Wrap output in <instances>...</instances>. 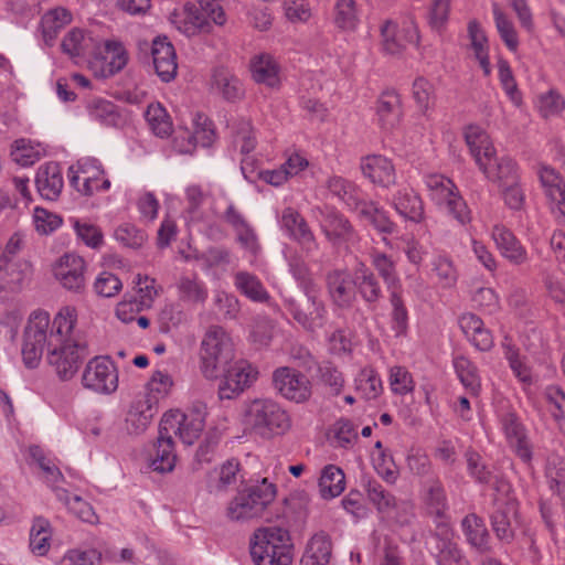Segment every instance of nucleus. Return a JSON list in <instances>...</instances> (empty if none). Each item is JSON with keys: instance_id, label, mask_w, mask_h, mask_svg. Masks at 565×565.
<instances>
[{"instance_id": "f257e3e1", "label": "nucleus", "mask_w": 565, "mask_h": 565, "mask_svg": "<svg viewBox=\"0 0 565 565\" xmlns=\"http://www.w3.org/2000/svg\"><path fill=\"white\" fill-rule=\"evenodd\" d=\"M76 309L62 308L51 324L45 311L33 312L28 321L22 344V359L26 367L39 365L43 349L47 348V361L57 376L67 381L78 371L88 355L86 341L74 330Z\"/></svg>"}, {"instance_id": "f03ea898", "label": "nucleus", "mask_w": 565, "mask_h": 565, "mask_svg": "<svg viewBox=\"0 0 565 565\" xmlns=\"http://www.w3.org/2000/svg\"><path fill=\"white\" fill-rule=\"evenodd\" d=\"M62 51L71 57H87L96 77L107 78L121 71L128 61L126 50L117 41L98 42L81 29H72L62 41Z\"/></svg>"}, {"instance_id": "7ed1b4c3", "label": "nucleus", "mask_w": 565, "mask_h": 565, "mask_svg": "<svg viewBox=\"0 0 565 565\" xmlns=\"http://www.w3.org/2000/svg\"><path fill=\"white\" fill-rule=\"evenodd\" d=\"M250 556L255 565H291L294 544L289 531L280 525L258 529L250 541Z\"/></svg>"}, {"instance_id": "20e7f679", "label": "nucleus", "mask_w": 565, "mask_h": 565, "mask_svg": "<svg viewBox=\"0 0 565 565\" xmlns=\"http://www.w3.org/2000/svg\"><path fill=\"white\" fill-rule=\"evenodd\" d=\"M234 359V344L220 326L210 327L201 342V370L206 379H216Z\"/></svg>"}, {"instance_id": "39448f33", "label": "nucleus", "mask_w": 565, "mask_h": 565, "mask_svg": "<svg viewBox=\"0 0 565 565\" xmlns=\"http://www.w3.org/2000/svg\"><path fill=\"white\" fill-rule=\"evenodd\" d=\"M199 8L186 3L182 13L175 20L177 28L188 36L198 33H209L212 31V23L224 25L226 23V13L223 9V0H196Z\"/></svg>"}, {"instance_id": "423d86ee", "label": "nucleus", "mask_w": 565, "mask_h": 565, "mask_svg": "<svg viewBox=\"0 0 565 565\" xmlns=\"http://www.w3.org/2000/svg\"><path fill=\"white\" fill-rule=\"evenodd\" d=\"M276 497L275 486L263 479L258 484L239 491L227 507V516L233 521H247L263 515Z\"/></svg>"}, {"instance_id": "0eeeda50", "label": "nucleus", "mask_w": 565, "mask_h": 565, "mask_svg": "<svg viewBox=\"0 0 565 565\" xmlns=\"http://www.w3.org/2000/svg\"><path fill=\"white\" fill-rule=\"evenodd\" d=\"M246 422L263 437L284 434L290 427L286 411L269 398L254 399L247 407Z\"/></svg>"}, {"instance_id": "6e6552de", "label": "nucleus", "mask_w": 565, "mask_h": 565, "mask_svg": "<svg viewBox=\"0 0 565 565\" xmlns=\"http://www.w3.org/2000/svg\"><path fill=\"white\" fill-rule=\"evenodd\" d=\"M305 299L286 298L285 307L294 320L306 331L316 332L327 322V308L319 297V289L305 291Z\"/></svg>"}, {"instance_id": "1a4fd4ad", "label": "nucleus", "mask_w": 565, "mask_h": 565, "mask_svg": "<svg viewBox=\"0 0 565 565\" xmlns=\"http://www.w3.org/2000/svg\"><path fill=\"white\" fill-rule=\"evenodd\" d=\"M271 385L279 396L297 404L306 403L312 395L309 377L291 366L275 369L271 374Z\"/></svg>"}, {"instance_id": "9d476101", "label": "nucleus", "mask_w": 565, "mask_h": 565, "mask_svg": "<svg viewBox=\"0 0 565 565\" xmlns=\"http://www.w3.org/2000/svg\"><path fill=\"white\" fill-rule=\"evenodd\" d=\"M318 213L320 230L329 243L347 249L358 245L359 234L342 213L331 207L318 209Z\"/></svg>"}, {"instance_id": "9b49d317", "label": "nucleus", "mask_w": 565, "mask_h": 565, "mask_svg": "<svg viewBox=\"0 0 565 565\" xmlns=\"http://www.w3.org/2000/svg\"><path fill=\"white\" fill-rule=\"evenodd\" d=\"M160 424L163 426V434L178 436L183 444L190 446L200 437L204 428V418L195 411L185 414L170 411L163 415Z\"/></svg>"}, {"instance_id": "f8f14e48", "label": "nucleus", "mask_w": 565, "mask_h": 565, "mask_svg": "<svg viewBox=\"0 0 565 565\" xmlns=\"http://www.w3.org/2000/svg\"><path fill=\"white\" fill-rule=\"evenodd\" d=\"M428 550L437 565H470L457 542L450 525L439 524V530L430 532Z\"/></svg>"}, {"instance_id": "ddd939ff", "label": "nucleus", "mask_w": 565, "mask_h": 565, "mask_svg": "<svg viewBox=\"0 0 565 565\" xmlns=\"http://www.w3.org/2000/svg\"><path fill=\"white\" fill-rule=\"evenodd\" d=\"M82 383L85 388L96 393H113L118 386L116 367L109 359L96 356L87 363Z\"/></svg>"}, {"instance_id": "4468645a", "label": "nucleus", "mask_w": 565, "mask_h": 565, "mask_svg": "<svg viewBox=\"0 0 565 565\" xmlns=\"http://www.w3.org/2000/svg\"><path fill=\"white\" fill-rule=\"evenodd\" d=\"M279 225L289 238L300 245L307 256L319 249V244L307 221L294 207L288 206L281 211Z\"/></svg>"}, {"instance_id": "2eb2a0df", "label": "nucleus", "mask_w": 565, "mask_h": 565, "mask_svg": "<svg viewBox=\"0 0 565 565\" xmlns=\"http://www.w3.org/2000/svg\"><path fill=\"white\" fill-rule=\"evenodd\" d=\"M224 379L220 384L218 394L222 399H231L242 393L256 379L257 372L245 361L230 363L221 369Z\"/></svg>"}, {"instance_id": "dca6fc26", "label": "nucleus", "mask_w": 565, "mask_h": 565, "mask_svg": "<svg viewBox=\"0 0 565 565\" xmlns=\"http://www.w3.org/2000/svg\"><path fill=\"white\" fill-rule=\"evenodd\" d=\"M423 503L427 515L433 518L435 530H439V524L450 525L447 495L439 479H429L425 482Z\"/></svg>"}, {"instance_id": "f3484780", "label": "nucleus", "mask_w": 565, "mask_h": 565, "mask_svg": "<svg viewBox=\"0 0 565 565\" xmlns=\"http://www.w3.org/2000/svg\"><path fill=\"white\" fill-rule=\"evenodd\" d=\"M360 170L370 182L382 188L395 184L396 171L393 162L382 154H369L361 158Z\"/></svg>"}, {"instance_id": "a211bd4d", "label": "nucleus", "mask_w": 565, "mask_h": 565, "mask_svg": "<svg viewBox=\"0 0 565 565\" xmlns=\"http://www.w3.org/2000/svg\"><path fill=\"white\" fill-rule=\"evenodd\" d=\"M85 260L75 254H65L57 262L54 275L61 285L73 291H79L85 285Z\"/></svg>"}, {"instance_id": "6ab92c4d", "label": "nucleus", "mask_w": 565, "mask_h": 565, "mask_svg": "<svg viewBox=\"0 0 565 565\" xmlns=\"http://www.w3.org/2000/svg\"><path fill=\"white\" fill-rule=\"evenodd\" d=\"M383 49L386 53L399 54L408 44H418L419 33L417 28L408 23L399 29L395 23L387 21L381 28Z\"/></svg>"}, {"instance_id": "aec40b11", "label": "nucleus", "mask_w": 565, "mask_h": 565, "mask_svg": "<svg viewBox=\"0 0 565 565\" xmlns=\"http://www.w3.org/2000/svg\"><path fill=\"white\" fill-rule=\"evenodd\" d=\"M542 186L552 204V211L559 223H565V183L558 172L542 167L539 172Z\"/></svg>"}, {"instance_id": "412c9836", "label": "nucleus", "mask_w": 565, "mask_h": 565, "mask_svg": "<svg viewBox=\"0 0 565 565\" xmlns=\"http://www.w3.org/2000/svg\"><path fill=\"white\" fill-rule=\"evenodd\" d=\"M391 205L405 221L420 223L425 216L420 196L409 186L399 188L393 193Z\"/></svg>"}, {"instance_id": "4be33fe9", "label": "nucleus", "mask_w": 565, "mask_h": 565, "mask_svg": "<svg viewBox=\"0 0 565 565\" xmlns=\"http://www.w3.org/2000/svg\"><path fill=\"white\" fill-rule=\"evenodd\" d=\"M326 285L332 302L340 308H348L355 298L352 275L343 269H333L327 274Z\"/></svg>"}, {"instance_id": "5701e85b", "label": "nucleus", "mask_w": 565, "mask_h": 565, "mask_svg": "<svg viewBox=\"0 0 565 565\" xmlns=\"http://www.w3.org/2000/svg\"><path fill=\"white\" fill-rule=\"evenodd\" d=\"M492 238L501 255L511 264L521 266L527 263L529 254L526 248L509 228L502 225L493 226Z\"/></svg>"}, {"instance_id": "b1692460", "label": "nucleus", "mask_w": 565, "mask_h": 565, "mask_svg": "<svg viewBox=\"0 0 565 565\" xmlns=\"http://www.w3.org/2000/svg\"><path fill=\"white\" fill-rule=\"evenodd\" d=\"M495 510L491 514L494 533L501 541L510 542L514 536L513 523L516 520V502L511 498L495 499Z\"/></svg>"}, {"instance_id": "393cba45", "label": "nucleus", "mask_w": 565, "mask_h": 565, "mask_svg": "<svg viewBox=\"0 0 565 565\" xmlns=\"http://www.w3.org/2000/svg\"><path fill=\"white\" fill-rule=\"evenodd\" d=\"M153 66L163 82L172 81L177 75L178 64L173 45L167 39L157 38L152 42Z\"/></svg>"}, {"instance_id": "a878e982", "label": "nucleus", "mask_w": 565, "mask_h": 565, "mask_svg": "<svg viewBox=\"0 0 565 565\" xmlns=\"http://www.w3.org/2000/svg\"><path fill=\"white\" fill-rule=\"evenodd\" d=\"M501 423L507 439L518 457L524 462H530L532 459V446L527 439L525 428L519 418L515 414L508 413L502 417Z\"/></svg>"}, {"instance_id": "bb28decb", "label": "nucleus", "mask_w": 565, "mask_h": 565, "mask_svg": "<svg viewBox=\"0 0 565 565\" xmlns=\"http://www.w3.org/2000/svg\"><path fill=\"white\" fill-rule=\"evenodd\" d=\"M465 141L478 167H482L486 160H492L495 154L493 143L484 129L477 125L466 127Z\"/></svg>"}, {"instance_id": "cd10ccee", "label": "nucleus", "mask_w": 565, "mask_h": 565, "mask_svg": "<svg viewBox=\"0 0 565 565\" xmlns=\"http://www.w3.org/2000/svg\"><path fill=\"white\" fill-rule=\"evenodd\" d=\"M352 282L358 294L367 305H375L383 296L377 277L362 262L353 270Z\"/></svg>"}, {"instance_id": "c85d7f7f", "label": "nucleus", "mask_w": 565, "mask_h": 565, "mask_svg": "<svg viewBox=\"0 0 565 565\" xmlns=\"http://www.w3.org/2000/svg\"><path fill=\"white\" fill-rule=\"evenodd\" d=\"M35 184L43 199L56 200L64 184L60 166L55 162L41 166L36 172Z\"/></svg>"}, {"instance_id": "c756f323", "label": "nucleus", "mask_w": 565, "mask_h": 565, "mask_svg": "<svg viewBox=\"0 0 565 565\" xmlns=\"http://www.w3.org/2000/svg\"><path fill=\"white\" fill-rule=\"evenodd\" d=\"M154 413L156 408L150 397L143 396L134 401L125 419L127 433L130 435L142 434L151 423Z\"/></svg>"}, {"instance_id": "7c9ffc66", "label": "nucleus", "mask_w": 565, "mask_h": 565, "mask_svg": "<svg viewBox=\"0 0 565 565\" xmlns=\"http://www.w3.org/2000/svg\"><path fill=\"white\" fill-rule=\"evenodd\" d=\"M479 169L484 173L488 180L497 183L499 188L515 183L519 181V174L515 162L508 158H497L493 154L492 160H486Z\"/></svg>"}, {"instance_id": "2f4dec72", "label": "nucleus", "mask_w": 565, "mask_h": 565, "mask_svg": "<svg viewBox=\"0 0 565 565\" xmlns=\"http://www.w3.org/2000/svg\"><path fill=\"white\" fill-rule=\"evenodd\" d=\"M150 467L158 472H170L177 461L173 438L170 434H163V426L159 425V435L151 454Z\"/></svg>"}, {"instance_id": "473e14b6", "label": "nucleus", "mask_w": 565, "mask_h": 565, "mask_svg": "<svg viewBox=\"0 0 565 565\" xmlns=\"http://www.w3.org/2000/svg\"><path fill=\"white\" fill-rule=\"evenodd\" d=\"M30 276V266L25 262L0 258V289H19Z\"/></svg>"}, {"instance_id": "72a5a7b5", "label": "nucleus", "mask_w": 565, "mask_h": 565, "mask_svg": "<svg viewBox=\"0 0 565 565\" xmlns=\"http://www.w3.org/2000/svg\"><path fill=\"white\" fill-rule=\"evenodd\" d=\"M461 527L467 542L479 553L490 551L489 533L481 518L471 513L466 515L461 521Z\"/></svg>"}, {"instance_id": "f704fd0d", "label": "nucleus", "mask_w": 565, "mask_h": 565, "mask_svg": "<svg viewBox=\"0 0 565 565\" xmlns=\"http://www.w3.org/2000/svg\"><path fill=\"white\" fill-rule=\"evenodd\" d=\"M370 259L373 268L383 279L390 292L399 290L401 279L396 269L395 260L387 254L375 248L370 252Z\"/></svg>"}, {"instance_id": "c9c22d12", "label": "nucleus", "mask_w": 565, "mask_h": 565, "mask_svg": "<svg viewBox=\"0 0 565 565\" xmlns=\"http://www.w3.org/2000/svg\"><path fill=\"white\" fill-rule=\"evenodd\" d=\"M235 132V143L239 146L241 152L246 156L242 159V172L245 177L246 173L253 172V162L254 159L248 154L256 147V137L253 130V127L248 120L241 119L234 127Z\"/></svg>"}, {"instance_id": "e433bc0d", "label": "nucleus", "mask_w": 565, "mask_h": 565, "mask_svg": "<svg viewBox=\"0 0 565 565\" xmlns=\"http://www.w3.org/2000/svg\"><path fill=\"white\" fill-rule=\"evenodd\" d=\"M363 488L369 501L380 513L388 515L393 513L396 505V499L379 481L371 478L363 479Z\"/></svg>"}, {"instance_id": "4c0bfd02", "label": "nucleus", "mask_w": 565, "mask_h": 565, "mask_svg": "<svg viewBox=\"0 0 565 565\" xmlns=\"http://www.w3.org/2000/svg\"><path fill=\"white\" fill-rule=\"evenodd\" d=\"M328 190L350 209L358 210L363 203L360 189L342 177H331L327 182Z\"/></svg>"}, {"instance_id": "58836bf2", "label": "nucleus", "mask_w": 565, "mask_h": 565, "mask_svg": "<svg viewBox=\"0 0 565 565\" xmlns=\"http://www.w3.org/2000/svg\"><path fill=\"white\" fill-rule=\"evenodd\" d=\"M236 289L245 297L256 302H265L269 295L257 276L248 271H237L234 276Z\"/></svg>"}, {"instance_id": "ea45409f", "label": "nucleus", "mask_w": 565, "mask_h": 565, "mask_svg": "<svg viewBox=\"0 0 565 565\" xmlns=\"http://www.w3.org/2000/svg\"><path fill=\"white\" fill-rule=\"evenodd\" d=\"M468 35L476 60H478L484 75H490L491 66L488 53V40L480 24L476 20L469 22Z\"/></svg>"}, {"instance_id": "a19ab883", "label": "nucleus", "mask_w": 565, "mask_h": 565, "mask_svg": "<svg viewBox=\"0 0 565 565\" xmlns=\"http://www.w3.org/2000/svg\"><path fill=\"white\" fill-rule=\"evenodd\" d=\"M72 22V13L65 8L50 10L42 18V33L47 45H53L60 31Z\"/></svg>"}, {"instance_id": "79ce46f5", "label": "nucleus", "mask_w": 565, "mask_h": 565, "mask_svg": "<svg viewBox=\"0 0 565 565\" xmlns=\"http://www.w3.org/2000/svg\"><path fill=\"white\" fill-rule=\"evenodd\" d=\"M211 86L227 100H235L243 96L239 81L223 67L214 70Z\"/></svg>"}, {"instance_id": "37998d69", "label": "nucleus", "mask_w": 565, "mask_h": 565, "mask_svg": "<svg viewBox=\"0 0 565 565\" xmlns=\"http://www.w3.org/2000/svg\"><path fill=\"white\" fill-rule=\"evenodd\" d=\"M52 527L50 522L42 518H35L33 520L30 530V550L38 556H44L47 554L51 547Z\"/></svg>"}, {"instance_id": "c03bdc74", "label": "nucleus", "mask_w": 565, "mask_h": 565, "mask_svg": "<svg viewBox=\"0 0 565 565\" xmlns=\"http://www.w3.org/2000/svg\"><path fill=\"white\" fill-rule=\"evenodd\" d=\"M356 211L359 215L367 221L377 232L383 234H392L395 232L396 224L390 218L387 213L375 203L363 201Z\"/></svg>"}, {"instance_id": "a18cd8bd", "label": "nucleus", "mask_w": 565, "mask_h": 565, "mask_svg": "<svg viewBox=\"0 0 565 565\" xmlns=\"http://www.w3.org/2000/svg\"><path fill=\"white\" fill-rule=\"evenodd\" d=\"M345 486L343 471L333 465L326 466L319 479V490L323 499H332L340 495Z\"/></svg>"}, {"instance_id": "49530a36", "label": "nucleus", "mask_w": 565, "mask_h": 565, "mask_svg": "<svg viewBox=\"0 0 565 565\" xmlns=\"http://www.w3.org/2000/svg\"><path fill=\"white\" fill-rule=\"evenodd\" d=\"M377 115L384 128H392L399 121L402 116L401 99L395 92H386L380 97Z\"/></svg>"}, {"instance_id": "de8ad7c7", "label": "nucleus", "mask_w": 565, "mask_h": 565, "mask_svg": "<svg viewBox=\"0 0 565 565\" xmlns=\"http://www.w3.org/2000/svg\"><path fill=\"white\" fill-rule=\"evenodd\" d=\"M253 78L269 87L279 84L278 66L270 55L262 54L252 61Z\"/></svg>"}, {"instance_id": "09e8293b", "label": "nucleus", "mask_w": 565, "mask_h": 565, "mask_svg": "<svg viewBox=\"0 0 565 565\" xmlns=\"http://www.w3.org/2000/svg\"><path fill=\"white\" fill-rule=\"evenodd\" d=\"M87 111L92 120L104 126L115 127L121 121L117 106L109 100L94 99L88 103Z\"/></svg>"}, {"instance_id": "8fccbe9b", "label": "nucleus", "mask_w": 565, "mask_h": 565, "mask_svg": "<svg viewBox=\"0 0 565 565\" xmlns=\"http://www.w3.org/2000/svg\"><path fill=\"white\" fill-rule=\"evenodd\" d=\"M454 367L461 384L471 395H478L481 382L477 366L466 356L454 359Z\"/></svg>"}, {"instance_id": "3c124183", "label": "nucleus", "mask_w": 565, "mask_h": 565, "mask_svg": "<svg viewBox=\"0 0 565 565\" xmlns=\"http://www.w3.org/2000/svg\"><path fill=\"white\" fill-rule=\"evenodd\" d=\"M214 132L211 128L196 129L194 132L188 130L175 137V148L181 153H192L198 145L209 147L213 141Z\"/></svg>"}, {"instance_id": "603ef678", "label": "nucleus", "mask_w": 565, "mask_h": 565, "mask_svg": "<svg viewBox=\"0 0 565 565\" xmlns=\"http://www.w3.org/2000/svg\"><path fill=\"white\" fill-rule=\"evenodd\" d=\"M179 297L181 300L191 303H203L207 298L205 284L196 276H183L177 284Z\"/></svg>"}, {"instance_id": "864d4df0", "label": "nucleus", "mask_w": 565, "mask_h": 565, "mask_svg": "<svg viewBox=\"0 0 565 565\" xmlns=\"http://www.w3.org/2000/svg\"><path fill=\"white\" fill-rule=\"evenodd\" d=\"M426 185L431 200L443 206L449 199L454 198L457 188L454 182L440 174H430L426 178Z\"/></svg>"}, {"instance_id": "5fc2aeb1", "label": "nucleus", "mask_w": 565, "mask_h": 565, "mask_svg": "<svg viewBox=\"0 0 565 565\" xmlns=\"http://www.w3.org/2000/svg\"><path fill=\"white\" fill-rule=\"evenodd\" d=\"M146 120L158 137H168L172 131V122L167 110L160 104H151L145 113Z\"/></svg>"}, {"instance_id": "6e6d98bb", "label": "nucleus", "mask_w": 565, "mask_h": 565, "mask_svg": "<svg viewBox=\"0 0 565 565\" xmlns=\"http://www.w3.org/2000/svg\"><path fill=\"white\" fill-rule=\"evenodd\" d=\"M10 156L14 162L22 167L34 164L41 159L42 152L39 146L28 139H18L11 146Z\"/></svg>"}, {"instance_id": "4d7b16f0", "label": "nucleus", "mask_w": 565, "mask_h": 565, "mask_svg": "<svg viewBox=\"0 0 565 565\" xmlns=\"http://www.w3.org/2000/svg\"><path fill=\"white\" fill-rule=\"evenodd\" d=\"M501 348L503 350L504 358L508 360L509 366L514 375L522 382L530 381V370L523 363V360L519 353V349L509 335H504L501 342Z\"/></svg>"}, {"instance_id": "13d9d810", "label": "nucleus", "mask_w": 565, "mask_h": 565, "mask_svg": "<svg viewBox=\"0 0 565 565\" xmlns=\"http://www.w3.org/2000/svg\"><path fill=\"white\" fill-rule=\"evenodd\" d=\"M492 12L497 30L502 41L504 42L509 50L516 51L519 46V40L512 21L508 18V15L500 9V7L497 3H493Z\"/></svg>"}, {"instance_id": "bf43d9fd", "label": "nucleus", "mask_w": 565, "mask_h": 565, "mask_svg": "<svg viewBox=\"0 0 565 565\" xmlns=\"http://www.w3.org/2000/svg\"><path fill=\"white\" fill-rule=\"evenodd\" d=\"M431 270L443 288H451L456 285L458 273L454 262L446 255H438L431 262Z\"/></svg>"}, {"instance_id": "052dcab7", "label": "nucleus", "mask_w": 565, "mask_h": 565, "mask_svg": "<svg viewBox=\"0 0 565 565\" xmlns=\"http://www.w3.org/2000/svg\"><path fill=\"white\" fill-rule=\"evenodd\" d=\"M288 266L289 271L303 292L318 289L307 263L300 255H291L288 259Z\"/></svg>"}, {"instance_id": "680f3d73", "label": "nucleus", "mask_w": 565, "mask_h": 565, "mask_svg": "<svg viewBox=\"0 0 565 565\" xmlns=\"http://www.w3.org/2000/svg\"><path fill=\"white\" fill-rule=\"evenodd\" d=\"M355 388L365 399H374L382 392V381L372 369H364L355 380Z\"/></svg>"}, {"instance_id": "e2e57ef3", "label": "nucleus", "mask_w": 565, "mask_h": 565, "mask_svg": "<svg viewBox=\"0 0 565 565\" xmlns=\"http://www.w3.org/2000/svg\"><path fill=\"white\" fill-rule=\"evenodd\" d=\"M217 482L215 488L220 491H225L242 482L244 477L241 473V466L236 459L225 461L217 470Z\"/></svg>"}, {"instance_id": "0e129e2a", "label": "nucleus", "mask_w": 565, "mask_h": 565, "mask_svg": "<svg viewBox=\"0 0 565 565\" xmlns=\"http://www.w3.org/2000/svg\"><path fill=\"white\" fill-rule=\"evenodd\" d=\"M335 24L342 30H354L358 25V12L354 0H338L335 3Z\"/></svg>"}, {"instance_id": "69168bd1", "label": "nucleus", "mask_w": 565, "mask_h": 565, "mask_svg": "<svg viewBox=\"0 0 565 565\" xmlns=\"http://www.w3.org/2000/svg\"><path fill=\"white\" fill-rule=\"evenodd\" d=\"M332 552L331 540L328 534L324 532H319L315 534L306 548L305 556H311L315 559H319L320 562H330Z\"/></svg>"}, {"instance_id": "338daca9", "label": "nucleus", "mask_w": 565, "mask_h": 565, "mask_svg": "<svg viewBox=\"0 0 565 565\" xmlns=\"http://www.w3.org/2000/svg\"><path fill=\"white\" fill-rule=\"evenodd\" d=\"M358 433L353 424L348 419H339L333 426L332 444L335 447L349 449L358 440Z\"/></svg>"}, {"instance_id": "774afa93", "label": "nucleus", "mask_w": 565, "mask_h": 565, "mask_svg": "<svg viewBox=\"0 0 565 565\" xmlns=\"http://www.w3.org/2000/svg\"><path fill=\"white\" fill-rule=\"evenodd\" d=\"M102 554L95 548L71 550L61 559L60 565H99Z\"/></svg>"}]
</instances>
